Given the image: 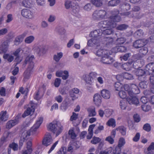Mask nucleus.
I'll return each instance as SVG.
<instances>
[{"instance_id": "1", "label": "nucleus", "mask_w": 154, "mask_h": 154, "mask_svg": "<svg viewBox=\"0 0 154 154\" xmlns=\"http://www.w3.org/2000/svg\"><path fill=\"white\" fill-rule=\"evenodd\" d=\"M112 16H111L108 20L101 21L99 23L98 26L100 27L103 28H113L116 26V22H118L121 20L120 17L118 15L119 11L114 10L111 11Z\"/></svg>"}, {"instance_id": "2", "label": "nucleus", "mask_w": 154, "mask_h": 154, "mask_svg": "<svg viewBox=\"0 0 154 154\" xmlns=\"http://www.w3.org/2000/svg\"><path fill=\"white\" fill-rule=\"evenodd\" d=\"M42 121L43 118L42 117L39 118L36 123L31 128L29 131H26L22 133L21 138L25 140H27L28 137L30 136L31 133L33 134L36 131L42 123Z\"/></svg>"}, {"instance_id": "3", "label": "nucleus", "mask_w": 154, "mask_h": 154, "mask_svg": "<svg viewBox=\"0 0 154 154\" xmlns=\"http://www.w3.org/2000/svg\"><path fill=\"white\" fill-rule=\"evenodd\" d=\"M48 128L54 134H56V137L61 133L63 129V126L61 123L57 121H54L50 123Z\"/></svg>"}, {"instance_id": "4", "label": "nucleus", "mask_w": 154, "mask_h": 154, "mask_svg": "<svg viewBox=\"0 0 154 154\" xmlns=\"http://www.w3.org/2000/svg\"><path fill=\"white\" fill-rule=\"evenodd\" d=\"M100 61L103 63L110 64L113 63L114 60L112 57L109 56V54L107 52L102 57Z\"/></svg>"}, {"instance_id": "5", "label": "nucleus", "mask_w": 154, "mask_h": 154, "mask_svg": "<svg viewBox=\"0 0 154 154\" xmlns=\"http://www.w3.org/2000/svg\"><path fill=\"white\" fill-rule=\"evenodd\" d=\"M22 15L24 17L28 19H32L34 17V14L29 9H23L21 11Z\"/></svg>"}, {"instance_id": "6", "label": "nucleus", "mask_w": 154, "mask_h": 154, "mask_svg": "<svg viewBox=\"0 0 154 154\" xmlns=\"http://www.w3.org/2000/svg\"><path fill=\"white\" fill-rule=\"evenodd\" d=\"M53 142V139L50 134L47 133L44 137L42 141V144L47 146L50 145Z\"/></svg>"}, {"instance_id": "7", "label": "nucleus", "mask_w": 154, "mask_h": 154, "mask_svg": "<svg viewBox=\"0 0 154 154\" xmlns=\"http://www.w3.org/2000/svg\"><path fill=\"white\" fill-rule=\"evenodd\" d=\"M100 38H93L88 40V45L90 46H99L100 45Z\"/></svg>"}, {"instance_id": "8", "label": "nucleus", "mask_w": 154, "mask_h": 154, "mask_svg": "<svg viewBox=\"0 0 154 154\" xmlns=\"http://www.w3.org/2000/svg\"><path fill=\"white\" fill-rule=\"evenodd\" d=\"M147 40L140 39L136 41L133 43V47L136 48H138L143 47L147 42Z\"/></svg>"}, {"instance_id": "9", "label": "nucleus", "mask_w": 154, "mask_h": 154, "mask_svg": "<svg viewBox=\"0 0 154 154\" xmlns=\"http://www.w3.org/2000/svg\"><path fill=\"white\" fill-rule=\"evenodd\" d=\"M79 92V90L76 88H73L69 91V95L72 98V100H74L78 98Z\"/></svg>"}, {"instance_id": "10", "label": "nucleus", "mask_w": 154, "mask_h": 154, "mask_svg": "<svg viewBox=\"0 0 154 154\" xmlns=\"http://www.w3.org/2000/svg\"><path fill=\"white\" fill-rule=\"evenodd\" d=\"M56 75L57 77H62L63 80L66 79L69 76V72L67 70H64V71L61 70L58 71L56 72Z\"/></svg>"}, {"instance_id": "11", "label": "nucleus", "mask_w": 154, "mask_h": 154, "mask_svg": "<svg viewBox=\"0 0 154 154\" xmlns=\"http://www.w3.org/2000/svg\"><path fill=\"white\" fill-rule=\"evenodd\" d=\"M19 122L18 118L17 116L14 120H10L7 123L6 127L7 129H10L12 127L17 124Z\"/></svg>"}, {"instance_id": "12", "label": "nucleus", "mask_w": 154, "mask_h": 154, "mask_svg": "<svg viewBox=\"0 0 154 154\" xmlns=\"http://www.w3.org/2000/svg\"><path fill=\"white\" fill-rule=\"evenodd\" d=\"M34 59V56H32L31 57H27L25 60L24 63L25 64H29L28 68H33L34 66V63L33 60Z\"/></svg>"}, {"instance_id": "13", "label": "nucleus", "mask_w": 154, "mask_h": 154, "mask_svg": "<svg viewBox=\"0 0 154 154\" xmlns=\"http://www.w3.org/2000/svg\"><path fill=\"white\" fill-rule=\"evenodd\" d=\"M33 49L38 54L41 55L44 54L45 51L44 46L42 45H38L35 47Z\"/></svg>"}, {"instance_id": "14", "label": "nucleus", "mask_w": 154, "mask_h": 154, "mask_svg": "<svg viewBox=\"0 0 154 154\" xmlns=\"http://www.w3.org/2000/svg\"><path fill=\"white\" fill-rule=\"evenodd\" d=\"M145 70L147 74L149 75L152 74L154 72V63H151L146 65Z\"/></svg>"}, {"instance_id": "15", "label": "nucleus", "mask_w": 154, "mask_h": 154, "mask_svg": "<svg viewBox=\"0 0 154 154\" xmlns=\"http://www.w3.org/2000/svg\"><path fill=\"white\" fill-rule=\"evenodd\" d=\"M35 111L34 106L33 105L30 106L27 108L22 115V117L25 118L29 115L32 114Z\"/></svg>"}, {"instance_id": "16", "label": "nucleus", "mask_w": 154, "mask_h": 154, "mask_svg": "<svg viewBox=\"0 0 154 154\" xmlns=\"http://www.w3.org/2000/svg\"><path fill=\"white\" fill-rule=\"evenodd\" d=\"M32 68H28L24 72V78L23 81L26 82L28 79H29L31 75L32 72Z\"/></svg>"}, {"instance_id": "17", "label": "nucleus", "mask_w": 154, "mask_h": 154, "mask_svg": "<svg viewBox=\"0 0 154 154\" xmlns=\"http://www.w3.org/2000/svg\"><path fill=\"white\" fill-rule=\"evenodd\" d=\"M101 97L100 94H96L93 97V100L94 103L97 106H99L101 102Z\"/></svg>"}, {"instance_id": "18", "label": "nucleus", "mask_w": 154, "mask_h": 154, "mask_svg": "<svg viewBox=\"0 0 154 154\" xmlns=\"http://www.w3.org/2000/svg\"><path fill=\"white\" fill-rule=\"evenodd\" d=\"M127 101L129 104H133L136 106H137L139 103L138 98L136 97L128 98Z\"/></svg>"}, {"instance_id": "19", "label": "nucleus", "mask_w": 154, "mask_h": 154, "mask_svg": "<svg viewBox=\"0 0 154 154\" xmlns=\"http://www.w3.org/2000/svg\"><path fill=\"white\" fill-rule=\"evenodd\" d=\"M102 30L100 29L95 30L91 32L90 34V36L94 38H98V37L102 35Z\"/></svg>"}, {"instance_id": "20", "label": "nucleus", "mask_w": 154, "mask_h": 154, "mask_svg": "<svg viewBox=\"0 0 154 154\" xmlns=\"http://www.w3.org/2000/svg\"><path fill=\"white\" fill-rule=\"evenodd\" d=\"M101 94L102 97L105 99H109L110 97V92L109 91L105 89H103L101 91Z\"/></svg>"}, {"instance_id": "21", "label": "nucleus", "mask_w": 154, "mask_h": 154, "mask_svg": "<svg viewBox=\"0 0 154 154\" xmlns=\"http://www.w3.org/2000/svg\"><path fill=\"white\" fill-rule=\"evenodd\" d=\"M8 116L7 114L6 111H2L0 113V120L2 121H5L8 119Z\"/></svg>"}, {"instance_id": "22", "label": "nucleus", "mask_w": 154, "mask_h": 154, "mask_svg": "<svg viewBox=\"0 0 154 154\" xmlns=\"http://www.w3.org/2000/svg\"><path fill=\"white\" fill-rule=\"evenodd\" d=\"M81 78L83 79L86 83L90 85L91 84L92 79H91L89 74H84L82 76Z\"/></svg>"}, {"instance_id": "23", "label": "nucleus", "mask_w": 154, "mask_h": 154, "mask_svg": "<svg viewBox=\"0 0 154 154\" xmlns=\"http://www.w3.org/2000/svg\"><path fill=\"white\" fill-rule=\"evenodd\" d=\"M105 41H106V47L109 48L111 47L113 44V39L112 38L109 37H106L105 38Z\"/></svg>"}, {"instance_id": "24", "label": "nucleus", "mask_w": 154, "mask_h": 154, "mask_svg": "<svg viewBox=\"0 0 154 154\" xmlns=\"http://www.w3.org/2000/svg\"><path fill=\"white\" fill-rule=\"evenodd\" d=\"M69 99L66 98L62 103L61 106V109L63 111H65L67 109L69 102L68 101Z\"/></svg>"}, {"instance_id": "25", "label": "nucleus", "mask_w": 154, "mask_h": 154, "mask_svg": "<svg viewBox=\"0 0 154 154\" xmlns=\"http://www.w3.org/2000/svg\"><path fill=\"white\" fill-rule=\"evenodd\" d=\"M131 89L133 91V93H134L135 94L140 93V90L137 86L135 84H133L131 85Z\"/></svg>"}, {"instance_id": "26", "label": "nucleus", "mask_w": 154, "mask_h": 154, "mask_svg": "<svg viewBox=\"0 0 154 154\" xmlns=\"http://www.w3.org/2000/svg\"><path fill=\"white\" fill-rule=\"evenodd\" d=\"M75 5V4L72 1L67 0L65 2V6L66 9L71 8Z\"/></svg>"}, {"instance_id": "27", "label": "nucleus", "mask_w": 154, "mask_h": 154, "mask_svg": "<svg viewBox=\"0 0 154 154\" xmlns=\"http://www.w3.org/2000/svg\"><path fill=\"white\" fill-rule=\"evenodd\" d=\"M100 20L105 19L107 17L106 12L104 10H98Z\"/></svg>"}, {"instance_id": "28", "label": "nucleus", "mask_w": 154, "mask_h": 154, "mask_svg": "<svg viewBox=\"0 0 154 154\" xmlns=\"http://www.w3.org/2000/svg\"><path fill=\"white\" fill-rule=\"evenodd\" d=\"M146 73V71L142 69H137L136 71V75L138 76L139 79H140V77L144 76Z\"/></svg>"}, {"instance_id": "29", "label": "nucleus", "mask_w": 154, "mask_h": 154, "mask_svg": "<svg viewBox=\"0 0 154 154\" xmlns=\"http://www.w3.org/2000/svg\"><path fill=\"white\" fill-rule=\"evenodd\" d=\"M115 52H124L126 50V48L124 46H120L119 47H116L114 48Z\"/></svg>"}, {"instance_id": "30", "label": "nucleus", "mask_w": 154, "mask_h": 154, "mask_svg": "<svg viewBox=\"0 0 154 154\" xmlns=\"http://www.w3.org/2000/svg\"><path fill=\"white\" fill-rule=\"evenodd\" d=\"M108 51L106 50H103L101 49H98L96 52V54L97 56L100 57L102 56V57L106 53H107Z\"/></svg>"}, {"instance_id": "31", "label": "nucleus", "mask_w": 154, "mask_h": 154, "mask_svg": "<svg viewBox=\"0 0 154 154\" xmlns=\"http://www.w3.org/2000/svg\"><path fill=\"white\" fill-rule=\"evenodd\" d=\"M3 58L5 59H6L10 62H11L14 60V57L11 55L8 54H5L3 56Z\"/></svg>"}, {"instance_id": "32", "label": "nucleus", "mask_w": 154, "mask_h": 154, "mask_svg": "<svg viewBox=\"0 0 154 154\" xmlns=\"http://www.w3.org/2000/svg\"><path fill=\"white\" fill-rule=\"evenodd\" d=\"M92 18L94 20H101L98 10L94 11L92 15Z\"/></svg>"}, {"instance_id": "33", "label": "nucleus", "mask_w": 154, "mask_h": 154, "mask_svg": "<svg viewBox=\"0 0 154 154\" xmlns=\"http://www.w3.org/2000/svg\"><path fill=\"white\" fill-rule=\"evenodd\" d=\"M99 26L100 28H102V27H100ZM103 28H106L103 27ZM109 29H106L105 30H104L102 32V33H103L104 35H109L112 33L113 32V30L112 29V28H109Z\"/></svg>"}, {"instance_id": "34", "label": "nucleus", "mask_w": 154, "mask_h": 154, "mask_svg": "<svg viewBox=\"0 0 154 154\" xmlns=\"http://www.w3.org/2000/svg\"><path fill=\"white\" fill-rule=\"evenodd\" d=\"M148 50L146 47H142L140 49L139 52L143 57L148 52Z\"/></svg>"}, {"instance_id": "35", "label": "nucleus", "mask_w": 154, "mask_h": 154, "mask_svg": "<svg viewBox=\"0 0 154 154\" xmlns=\"http://www.w3.org/2000/svg\"><path fill=\"white\" fill-rule=\"evenodd\" d=\"M35 37L33 35L29 36L26 38L25 39V42L27 44L31 43L34 40Z\"/></svg>"}, {"instance_id": "36", "label": "nucleus", "mask_w": 154, "mask_h": 154, "mask_svg": "<svg viewBox=\"0 0 154 154\" xmlns=\"http://www.w3.org/2000/svg\"><path fill=\"white\" fill-rule=\"evenodd\" d=\"M63 55V53L62 52L57 53V54L54 55V60L57 62H58L60 59L62 57Z\"/></svg>"}, {"instance_id": "37", "label": "nucleus", "mask_w": 154, "mask_h": 154, "mask_svg": "<svg viewBox=\"0 0 154 154\" xmlns=\"http://www.w3.org/2000/svg\"><path fill=\"white\" fill-rule=\"evenodd\" d=\"M122 67L124 69L126 70H129L131 67V64L129 62L123 64Z\"/></svg>"}, {"instance_id": "38", "label": "nucleus", "mask_w": 154, "mask_h": 154, "mask_svg": "<svg viewBox=\"0 0 154 154\" xmlns=\"http://www.w3.org/2000/svg\"><path fill=\"white\" fill-rule=\"evenodd\" d=\"M115 90L117 91H119L123 89L122 85L119 82H118L115 83L114 85Z\"/></svg>"}, {"instance_id": "39", "label": "nucleus", "mask_w": 154, "mask_h": 154, "mask_svg": "<svg viewBox=\"0 0 154 154\" xmlns=\"http://www.w3.org/2000/svg\"><path fill=\"white\" fill-rule=\"evenodd\" d=\"M119 106L122 109H125L127 107L126 101L124 100H121L119 103Z\"/></svg>"}, {"instance_id": "40", "label": "nucleus", "mask_w": 154, "mask_h": 154, "mask_svg": "<svg viewBox=\"0 0 154 154\" xmlns=\"http://www.w3.org/2000/svg\"><path fill=\"white\" fill-rule=\"evenodd\" d=\"M115 121L113 119H109L106 123V125L109 126H112L113 127L116 126Z\"/></svg>"}, {"instance_id": "41", "label": "nucleus", "mask_w": 154, "mask_h": 154, "mask_svg": "<svg viewBox=\"0 0 154 154\" xmlns=\"http://www.w3.org/2000/svg\"><path fill=\"white\" fill-rule=\"evenodd\" d=\"M128 26L125 24H120L116 28L117 29L120 30H124L126 29Z\"/></svg>"}, {"instance_id": "42", "label": "nucleus", "mask_w": 154, "mask_h": 154, "mask_svg": "<svg viewBox=\"0 0 154 154\" xmlns=\"http://www.w3.org/2000/svg\"><path fill=\"white\" fill-rule=\"evenodd\" d=\"M22 6L26 8H29L31 5V3L29 0H23L22 2Z\"/></svg>"}, {"instance_id": "43", "label": "nucleus", "mask_w": 154, "mask_h": 154, "mask_svg": "<svg viewBox=\"0 0 154 154\" xmlns=\"http://www.w3.org/2000/svg\"><path fill=\"white\" fill-rule=\"evenodd\" d=\"M143 32L141 29H138L134 33L135 36L137 38L141 37L143 35Z\"/></svg>"}, {"instance_id": "44", "label": "nucleus", "mask_w": 154, "mask_h": 154, "mask_svg": "<svg viewBox=\"0 0 154 154\" xmlns=\"http://www.w3.org/2000/svg\"><path fill=\"white\" fill-rule=\"evenodd\" d=\"M116 41L118 45H121L123 44L125 42L126 39L124 37H120L118 38Z\"/></svg>"}, {"instance_id": "45", "label": "nucleus", "mask_w": 154, "mask_h": 154, "mask_svg": "<svg viewBox=\"0 0 154 154\" xmlns=\"http://www.w3.org/2000/svg\"><path fill=\"white\" fill-rule=\"evenodd\" d=\"M119 0H111L109 2L108 5L111 6H114L117 5L119 3Z\"/></svg>"}, {"instance_id": "46", "label": "nucleus", "mask_w": 154, "mask_h": 154, "mask_svg": "<svg viewBox=\"0 0 154 154\" xmlns=\"http://www.w3.org/2000/svg\"><path fill=\"white\" fill-rule=\"evenodd\" d=\"M32 151V149H28L25 148L23 149L21 152L22 154H31Z\"/></svg>"}, {"instance_id": "47", "label": "nucleus", "mask_w": 154, "mask_h": 154, "mask_svg": "<svg viewBox=\"0 0 154 154\" xmlns=\"http://www.w3.org/2000/svg\"><path fill=\"white\" fill-rule=\"evenodd\" d=\"M117 130H119L121 134L123 136L125 135L126 134V128L123 126L119 127Z\"/></svg>"}, {"instance_id": "48", "label": "nucleus", "mask_w": 154, "mask_h": 154, "mask_svg": "<svg viewBox=\"0 0 154 154\" xmlns=\"http://www.w3.org/2000/svg\"><path fill=\"white\" fill-rule=\"evenodd\" d=\"M141 108L145 112H148L151 109V107L149 105L146 104L142 105Z\"/></svg>"}, {"instance_id": "49", "label": "nucleus", "mask_w": 154, "mask_h": 154, "mask_svg": "<svg viewBox=\"0 0 154 154\" xmlns=\"http://www.w3.org/2000/svg\"><path fill=\"white\" fill-rule=\"evenodd\" d=\"M119 91V95L121 98L124 99L126 97V93L123 89Z\"/></svg>"}, {"instance_id": "50", "label": "nucleus", "mask_w": 154, "mask_h": 154, "mask_svg": "<svg viewBox=\"0 0 154 154\" xmlns=\"http://www.w3.org/2000/svg\"><path fill=\"white\" fill-rule=\"evenodd\" d=\"M57 31L60 34H63L65 32L64 29L63 27L58 26L56 29Z\"/></svg>"}, {"instance_id": "51", "label": "nucleus", "mask_w": 154, "mask_h": 154, "mask_svg": "<svg viewBox=\"0 0 154 154\" xmlns=\"http://www.w3.org/2000/svg\"><path fill=\"white\" fill-rule=\"evenodd\" d=\"M9 147L12 148L14 151L17 150L18 149V145L14 143L9 144Z\"/></svg>"}, {"instance_id": "52", "label": "nucleus", "mask_w": 154, "mask_h": 154, "mask_svg": "<svg viewBox=\"0 0 154 154\" xmlns=\"http://www.w3.org/2000/svg\"><path fill=\"white\" fill-rule=\"evenodd\" d=\"M124 77L126 79L128 80H132L134 79L133 76L128 73H125L124 75Z\"/></svg>"}, {"instance_id": "53", "label": "nucleus", "mask_w": 154, "mask_h": 154, "mask_svg": "<svg viewBox=\"0 0 154 154\" xmlns=\"http://www.w3.org/2000/svg\"><path fill=\"white\" fill-rule=\"evenodd\" d=\"M100 140V138L94 137L91 140V142L92 143L95 144L99 143Z\"/></svg>"}, {"instance_id": "54", "label": "nucleus", "mask_w": 154, "mask_h": 154, "mask_svg": "<svg viewBox=\"0 0 154 154\" xmlns=\"http://www.w3.org/2000/svg\"><path fill=\"white\" fill-rule=\"evenodd\" d=\"M8 45L7 43H4L2 45L1 50L4 53H5L8 50Z\"/></svg>"}, {"instance_id": "55", "label": "nucleus", "mask_w": 154, "mask_h": 154, "mask_svg": "<svg viewBox=\"0 0 154 154\" xmlns=\"http://www.w3.org/2000/svg\"><path fill=\"white\" fill-rule=\"evenodd\" d=\"M92 4L96 7H100L101 6L102 3L99 0H94L92 1Z\"/></svg>"}, {"instance_id": "56", "label": "nucleus", "mask_w": 154, "mask_h": 154, "mask_svg": "<svg viewBox=\"0 0 154 154\" xmlns=\"http://www.w3.org/2000/svg\"><path fill=\"white\" fill-rule=\"evenodd\" d=\"M125 139L121 137L120 138L118 142V144L117 146L122 147L125 144Z\"/></svg>"}, {"instance_id": "57", "label": "nucleus", "mask_w": 154, "mask_h": 154, "mask_svg": "<svg viewBox=\"0 0 154 154\" xmlns=\"http://www.w3.org/2000/svg\"><path fill=\"white\" fill-rule=\"evenodd\" d=\"M25 35L23 34L21 36H20L17 37L15 39V42L18 43L17 44H18L19 43L21 42L22 41V38L24 37Z\"/></svg>"}, {"instance_id": "58", "label": "nucleus", "mask_w": 154, "mask_h": 154, "mask_svg": "<svg viewBox=\"0 0 154 154\" xmlns=\"http://www.w3.org/2000/svg\"><path fill=\"white\" fill-rule=\"evenodd\" d=\"M112 148H109L104 151H101L100 154H109L112 152Z\"/></svg>"}, {"instance_id": "59", "label": "nucleus", "mask_w": 154, "mask_h": 154, "mask_svg": "<svg viewBox=\"0 0 154 154\" xmlns=\"http://www.w3.org/2000/svg\"><path fill=\"white\" fill-rule=\"evenodd\" d=\"M72 12L74 14H78L79 11V8L78 7L74 5L72 8Z\"/></svg>"}, {"instance_id": "60", "label": "nucleus", "mask_w": 154, "mask_h": 154, "mask_svg": "<svg viewBox=\"0 0 154 154\" xmlns=\"http://www.w3.org/2000/svg\"><path fill=\"white\" fill-rule=\"evenodd\" d=\"M143 128L146 131L149 132L151 130V127L150 124L148 123H146L144 125Z\"/></svg>"}, {"instance_id": "61", "label": "nucleus", "mask_w": 154, "mask_h": 154, "mask_svg": "<svg viewBox=\"0 0 154 154\" xmlns=\"http://www.w3.org/2000/svg\"><path fill=\"white\" fill-rule=\"evenodd\" d=\"M114 138L111 136H109L106 138L105 140L108 142L110 144H112L114 141Z\"/></svg>"}, {"instance_id": "62", "label": "nucleus", "mask_w": 154, "mask_h": 154, "mask_svg": "<svg viewBox=\"0 0 154 154\" xmlns=\"http://www.w3.org/2000/svg\"><path fill=\"white\" fill-rule=\"evenodd\" d=\"M121 147L117 146L115 148V150L113 151L114 154H120L121 152Z\"/></svg>"}, {"instance_id": "63", "label": "nucleus", "mask_w": 154, "mask_h": 154, "mask_svg": "<svg viewBox=\"0 0 154 154\" xmlns=\"http://www.w3.org/2000/svg\"><path fill=\"white\" fill-rule=\"evenodd\" d=\"M61 83V79L60 78H56L54 82V85L55 87H58Z\"/></svg>"}, {"instance_id": "64", "label": "nucleus", "mask_w": 154, "mask_h": 154, "mask_svg": "<svg viewBox=\"0 0 154 154\" xmlns=\"http://www.w3.org/2000/svg\"><path fill=\"white\" fill-rule=\"evenodd\" d=\"M145 154H154V150H153L148 147L146 149H145L144 151Z\"/></svg>"}]
</instances>
